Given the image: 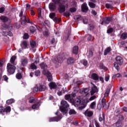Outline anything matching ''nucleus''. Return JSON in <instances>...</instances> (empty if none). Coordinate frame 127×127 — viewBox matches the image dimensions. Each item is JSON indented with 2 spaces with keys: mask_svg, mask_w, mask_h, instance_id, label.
<instances>
[{
  "mask_svg": "<svg viewBox=\"0 0 127 127\" xmlns=\"http://www.w3.org/2000/svg\"><path fill=\"white\" fill-rule=\"evenodd\" d=\"M80 18H81V15H77L74 16L75 19H77V20L80 19Z\"/></svg>",
  "mask_w": 127,
  "mask_h": 127,
  "instance_id": "obj_62",
  "label": "nucleus"
},
{
  "mask_svg": "<svg viewBox=\"0 0 127 127\" xmlns=\"http://www.w3.org/2000/svg\"><path fill=\"white\" fill-rule=\"evenodd\" d=\"M81 10L82 12H87L89 10V8L87 5V3H84L81 5Z\"/></svg>",
  "mask_w": 127,
  "mask_h": 127,
  "instance_id": "obj_10",
  "label": "nucleus"
},
{
  "mask_svg": "<svg viewBox=\"0 0 127 127\" xmlns=\"http://www.w3.org/2000/svg\"><path fill=\"white\" fill-rule=\"evenodd\" d=\"M85 116H86V117H92L93 116V112L91 111H89V110H87L85 112Z\"/></svg>",
  "mask_w": 127,
  "mask_h": 127,
  "instance_id": "obj_21",
  "label": "nucleus"
},
{
  "mask_svg": "<svg viewBox=\"0 0 127 127\" xmlns=\"http://www.w3.org/2000/svg\"><path fill=\"white\" fill-rule=\"evenodd\" d=\"M39 107V103H36L35 104H34L32 106V109H37V108Z\"/></svg>",
  "mask_w": 127,
  "mask_h": 127,
  "instance_id": "obj_44",
  "label": "nucleus"
},
{
  "mask_svg": "<svg viewBox=\"0 0 127 127\" xmlns=\"http://www.w3.org/2000/svg\"><path fill=\"white\" fill-rule=\"evenodd\" d=\"M5 35L6 36H7V35L8 36H12V33L9 31H6L5 32Z\"/></svg>",
  "mask_w": 127,
  "mask_h": 127,
  "instance_id": "obj_41",
  "label": "nucleus"
},
{
  "mask_svg": "<svg viewBox=\"0 0 127 127\" xmlns=\"http://www.w3.org/2000/svg\"><path fill=\"white\" fill-rule=\"evenodd\" d=\"M16 77L17 79H18V80H20V79L22 78V74H21V73L19 72L16 74Z\"/></svg>",
  "mask_w": 127,
  "mask_h": 127,
  "instance_id": "obj_38",
  "label": "nucleus"
},
{
  "mask_svg": "<svg viewBox=\"0 0 127 127\" xmlns=\"http://www.w3.org/2000/svg\"><path fill=\"white\" fill-rule=\"evenodd\" d=\"M116 60L117 62L114 63V67H115L116 69L119 70H120V66H119V65L122 66V65L124 64V59L121 56H117L116 58Z\"/></svg>",
  "mask_w": 127,
  "mask_h": 127,
  "instance_id": "obj_2",
  "label": "nucleus"
},
{
  "mask_svg": "<svg viewBox=\"0 0 127 127\" xmlns=\"http://www.w3.org/2000/svg\"><path fill=\"white\" fill-rule=\"evenodd\" d=\"M64 16H70V15H71V14H70V12H66L64 14Z\"/></svg>",
  "mask_w": 127,
  "mask_h": 127,
  "instance_id": "obj_60",
  "label": "nucleus"
},
{
  "mask_svg": "<svg viewBox=\"0 0 127 127\" xmlns=\"http://www.w3.org/2000/svg\"><path fill=\"white\" fill-rule=\"evenodd\" d=\"M3 113H5V109L2 108L0 110V114H2V115H3Z\"/></svg>",
  "mask_w": 127,
  "mask_h": 127,
  "instance_id": "obj_58",
  "label": "nucleus"
},
{
  "mask_svg": "<svg viewBox=\"0 0 127 127\" xmlns=\"http://www.w3.org/2000/svg\"><path fill=\"white\" fill-rule=\"evenodd\" d=\"M105 6L107 8H113V4L107 3L105 4Z\"/></svg>",
  "mask_w": 127,
  "mask_h": 127,
  "instance_id": "obj_46",
  "label": "nucleus"
},
{
  "mask_svg": "<svg viewBox=\"0 0 127 127\" xmlns=\"http://www.w3.org/2000/svg\"><path fill=\"white\" fill-rule=\"evenodd\" d=\"M49 16L50 18L53 19V18L54 19V18L56 17L55 16H56V14H55V13L52 12L50 14Z\"/></svg>",
  "mask_w": 127,
  "mask_h": 127,
  "instance_id": "obj_43",
  "label": "nucleus"
},
{
  "mask_svg": "<svg viewBox=\"0 0 127 127\" xmlns=\"http://www.w3.org/2000/svg\"><path fill=\"white\" fill-rule=\"evenodd\" d=\"M112 20H113V17H105L103 19V20L101 23V24L102 25L103 24H104V23H105V24H109V23H110V22H111Z\"/></svg>",
  "mask_w": 127,
  "mask_h": 127,
  "instance_id": "obj_9",
  "label": "nucleus"
},
{
  "mask_svg": "<svg viewBox=\"0 0 127 127\" xmlns=\"http://www.w3.org/2000/svg\"><path fill=\"white\" fill-rule=\"evenodd\" d=\"M91 77L92 79L94 80V81H98L99 80V75L97 73H93Z\"/></svg>",
  "mask_w": 127,
  "mask_h": 127,
  "instance_id": "obj_24",
  "label": "nucleus"
},
{
  "mask_svg": "<svg viewBox=\"0 0 127 127\" xmlns=\"http://www.w3.org/2000/svg\"><path fill=\"white\" fill-rule=\"evenodd\" d=\"M96 98H97L96 97V96H91L89 99V100H88V101H87V102H86V103H89V101H93V100H95V99H96Z\"/></svg>",
  "mask_w": 127,
  "mask_h": 127,
  "instance_id": "obj_50",
  "label": "nucleus"
},
{
  "mask_svg": "<svg viewBox=\"0 0 127 127\" xmlns=\"http://www.w3.org/2000/svg\"><path fill=\"white\" fill-rule=\"evenodd\" d=\"M82 63H83V64L84 65V66H87V64H88V62L87 61V60H83L82 61Z\"/></svg>",
  "mask_w": 127,
  "mask_h": 127,
  "instance_id": "obj_57",
  "label": "nucleus"
},
{
  "mask_svg": "<svg viewBox=\"0 0 127 127\" xmlns=\"http://www.w3.org/2000/svg\"><path fill=\"white\" fill-rule=\"evenodd\" d=\"M81 100L79 99H76L74 103L75 107H79L81 106Z\"/></svg>",
  "mask_w": 127,
  "mask_h": 127,
  "instance_id": "obj_23",
  "label": "nucleus"
},
{
  "mask_svg": "<svg viewBox=\"0 0 127 127\" xmlns=\"http://www.w3.org/2000/svg\"><path fill=\"white\" fill-rule=\"evenodd\" d=\"M79 50V48L78 46H74L72 49V52L74 54H78V51Z\"/></svg>",
  "mask_w": 127,
  "mask_h": 127,
  "instance_id": "obj_25",
  "label": "nucleus"
},
{
  "mask_svg": "<svg viewBox=\"0 0 127 127\" xmlns=\"http://www.w3.org/2000/svg\"><path fill=\"white\" fill-rule=\"evenodd\" d=\"M90 30H93V28H94L95 26H94L92 24H89Z\"/></svg>",
  "mask_w": 127,
  "mask_h": 127,
  "instance_id": "obj_64",
  "label": "nucleus"
},
{
  "mask_svg": "<svg viewBox=\"0 0 127 127\" xmlns=\"http://www.w3.org/2000/svg\"><path fill=\"white\" fill-rule=\"evenodd\" d=\"M69 115H76V111L74 109H70L68 112Z\"/></svg>",
  "mask_w": 127,
  "mask_h": 127,
  "instance_id": "obj_35",
  "label": "nucleus"
},
{
  "mask_svg": "<svg viewBox=\"0 0 127 127\" xmlns=\"http://www.w3.org/2000/svg\"><path fill=\"white\" fill-rule=\"evenodd\" d=\"M43 34L44 36H45L46 37H48V36H49V30H46V31H44L43 32Z\"/></svg>",
  "mask_w": 127,
  "mask_h": 127,
  "instance_id": "obj_33",
  "label": "nucleus"
},
{
  "mask_svg": "<svg viewBox=\"0 0 127 127\" xmlns=\"http://www.w3.org/2000/svg\"><path fill=\"white\" fill-rule=\"evenodd\" d=\"M29 37V36L28 35V34H27V33L24 34L23 36V39H28Z\"/></svg>",
  "mask_w": 127,
  "mask_h": 127,
  "instance_id": "obj_51",
  "label": "nucleus"
},
{
  "mask_svg": "<svg viewBox=\"0 0 127 127\" xmlns=\"http://www.w3.org/2000/svg\"><path fill=\"white\" fill-rule=\"evenodd\" d=\"M65 54L64 53H61L59 54L57 58L54 60V63L56 64H58V63H62L63 62V60L65 59Z\"/></svg>",
  "mask_w": 127,
  "mask_h": 127,
  "instance_id": "obj_3",
  "label": "nucleus"
},
{
  "mask_svg": "<svg viewBox=\"0 0 127 127\" xmlns=\"http://www.w3.org/2000/svg\"><path fill=\"white\" fill-rule=\"evenodd\" d=\"M111 47H108L104 51V55L106 56V55H108V53H110L111 52Z\"/></svg>",
  "mask_w": 127,
  "mask_h": 127,
  "instance_id": "obj_28",
  "label": "nucleus"
},
{
  "mask_svg": "<svg viewBox=\"0 0 127 127\" xmlns=\"http://www.w3.org/2000/svg\"><path fill=\"white\" fill-rule=\"evenodd\" d=\"M69 3L68 1H64L62 4L59 5V11L60 13H63L66 10V8H68Z\"/></svg>",
  "mask_w": 127,
  "mask_h": 127,
  "instance_id": "obj_1",
  "label": "nucleus"
},
{
  "mask_svg": "<svg viewBox=\"0 0 127 127\" xmlns=\"http://www.w3.org/2000/svg\"><path fill=\"white\" fill-rule=\"evenodd\" d=\"M96 101H94L93 102L91 103L90 105V109H92V110H94L96 108Z\"/></svg>",
  "mask_w": 127,
  "mask_h": 127,
  "instance_id": "obj_26",
  "label": "nucleus"
},
{
  "mask_svg": "<svg viewBox=\"0 0 127 127\" xmlns=\"http://www.w3.org/2000/svg\"><path fill=\"white\" fill-rule=\"evenodd\" d=\"M10 111H11V108H10V107H9V106L6 107L5 108V113H9L10 112Z\"/></svg>",
  "mask_w": 127,
  "mask_h": 127,
  "instance_id": "obj_45",
  "label": "nucleus"
},
{
  "mask_svg": "<svg viewBox=\"0 0 127 127\" xmlns=\"http://www.w3.org/2000/svg\"><path fill=\"white\" fill-rule=\"evenodd\" d=\"M99 91V90L98 89V87L95 85V84H93V86L91 88V96H93L95 93H97V92Z\"/></svg>",
  "mask_w": 127,
  "mask_h": 127,
  "instance_id": "obj_11",
  "label": "nucleus"
},
{
  "mask_svg": "<svg viewBox=\"0 0 127 127\" xmlns=\"http://www.w3.org/2000/svg\"><path fill=\"white\" fill-rule=\"evenodd\" d=\"M14 102V100H13V99H9L6 101V104H7V105H10V104H13Z\"/></svg>",
  "mask_w": 127,
  "mask_h": 127,
  "instance_id": "obj_39",
  "label": "nucleus"
},
{
  "mask_svg": "<svg viewBox=\"0 0 127 127\" xmlns=\"http://www.w3.org/2000/svg\"><path fill=\"white\" fill-rule=\"evenodd\" d=\"M16 59V57L15 56H12V57L10 60V61L11 64H13V65H15V64H14V62Z\"/></svg>",
  "mask_w": 127,
  "mask_h": 127,
  "instance_id": "obj_27",
  "label": "nucleus"
},
{
  "mask_svg": "<svg viewBox=\"0 0 127 127\" xmlns=\"http://www.w3.org/2000/svg\"><path fill=\"white\" fill-rule=\"evenodd\" d=\"M54 21H55V22H60V19H59L58 18L55 17L54 18Z\"/></svg>",
  "mask_w": 127,
  "mask_h": 127,
  "instance_id": "obj_56",
  "label": "nucleus"
},
{
  "mask_svg": "<svg viewBox=\"0 0 127 127\" xmlns=\"http://www.w3.org/2000/svg\"><path fill=\"white\" fill-rule=\"evenodd\" d=\"M21 64L22 66H26L28 64V59L26 58H22L21 59Z\"/></svg>",
  "mask_w": 127,
  "mask_h": 127,
  "instance_id": "obj_14",
  "label": "nucleus"
},
{
  "mask_svg": "<svg viewBox=\"0 0 127 127\" xmlns=\"http://www.w3.org/2000/svg\"><path fill=\"white\" fill-rule=\"evenodd\" d=\"M36 31V29H35V27L33 26H31L30 27V31L31 32V33H34L35 31Z\"/></svg>",
  "mask_w": 127,
  "mask_h": 127,
  "instance_id": "obj_40",
  "label": "nucleus"
},
{
  "mask_svg": "<svg viewBox=\"0 0 127 127\" xmlns=\"http://www.w3.org/2000/svg\"><path fill=\"white\" fill-rule=\"evenodd\" d=\"M65 100L66 101H71V94H66L64 96Z\"/></svg>",
  "mask_w": 127,
  "mask_h": 127,
  "instance_id": "obj_32",
  "label": "nucleus"
},
{
  "mask_svg": "<svg viewBox=\"0 0 127 127\" xmlns=\"http://www.w3.org/2000/svg\"><path fill=\"white\" fill-rule=\"evenodd\" d=\"M61 119H62V115H59L57 117L50 118L49 122H59Z\"/></svg>",
  "mask_w": 127,
  "mask_h": 127,
  "instance_id": "obj_12",
  "label": "nucleus"
},
{
  "mask_svg": "<svg viewBox=\"0 0 127 127\" xmlns=\"http://www.w3.org/2000/svg\"><path fill=\"white\" fill-rule=\"evenodd\" d=\"M120 77H122V74H120V73H117L116 74H115L113 76L112 78L114 79V78H120Z\"/></svg>",
  "mask_w": 127,
  "mask_h": 127,
  "instance_id": "obj_42",
  "label": "nucleus"
},
{
  "mask_svg": "<svg viewBox=\"0 0 127 127\" xmlns=\"http://www.w3.org/2000/svg\"><path fill=\"white\" fill-rule=\"evenodd\" d=\"M5 9V8H4L3 7L0 8V13H2V12L4 11Z\"/></svg>",
  "mask_w": 127,
  "mask_h": 127,
  "instance_id": "obj_63",
  "label": "nucleus"
},
{
  "mask_svg": "<svg viewBox=\"0 0 127 127\" xmlns=\"http://www.w3.org/2000/svg\"><path fill=\"white\" fill-rule=\"evenodd\" d=\"M94 48L92 47L91 48L89 51L88 53L87 54V57L88 58H91L93 57V53H94Z\"/></svg>",
  "mask_w": 127,
  "mask_h": 127,
  "instance_id": "obj_16",
  "label": "nucleus"
},
{
  "mask_svg": "<svg viewBox=\"0 0 127 127\" xmlns=\"http://www.w3.org/2000/svg\"><path fill=\"white\" fill-rule=\"evenodd\" d=\"M61 104L62 106H60V110L63 113H64L66 111V109H67V108H69V104H68V103H67L65 100H62Z\"/></svg>",
  "mask_w": 127,
  "mask_h": 127,
  "instance_id": "obj_4",
  "label": "nucleus"
},
{
  "mask_svg": "<svg viewBox=\"0 0 127 127\" xmlns=\"http://www.w3.org/2000/svg\"><path fill=\"white\" fill-rule=\"evenodd\" d=\"M30 43L31 47L32 48H35V47H36V42H35V41H31L30 42Z\"/></svg>",
  "mask_w": 127,
  "mask_h": 127,
  "instance_id": "obj_29",
  "label": "nucleus"
},
{
  "mask_svg": "<svg viewBox=\"0 0 127 127\" xmlns=\"http://www.w3.org/2000/svg\"><path fill=\"white\" fill-rule=\"evenodd\" d=\"M49 7L51 11H54L56 8V4L54 3H50Z\"/></svg>",
  "mask_w": 127,
  "mask_h": 127,
  "instance_id": "obj_15",
  "label": "nucleus"
},
{
  "mask_svg": "<svg viewBox=\"0 0 127 127\" xmlns=\"http://www.w3.org/2000/svg\"><path fill=\"white\" fill-rule=\"evenodd\" d=\"M21 22L22 25H25L26 24V22L27 23H31V24H33V22L32 20H30L29 18L26 19V16L24 15L22 18H21Z\"/></svg>",
  "mask_w": 127,
  "mask_h": 127,
  "instance_id": "obj_6",
  "label": "nucleus"
},
{
  "mask_svg": "<svg viewBox=\"0 0 127 127\" xmlns=\"http://www.w3.org/2000/svg\"><path fill=\"white\" fill-rule=\"evenodd\" d=\"M75 63V59L73 57H69L67 59V64L68 65H72Z\"/></svg>",
  "mask_w": 127,
  "mask_h": 127,
  "instance_id": "obj_13",
  "label": "nucleus"
},
{
  "mask_svg": "<svg viewBox=\"0 0 127 127\" xmlns=\"http://www.w3.org/2000/svg\"><path fill=\"white\" fill-rule=\"evenodd\" d=\"M102 117H100L99 118V122H102V121H105V114H104V113H103L102 114Z\"/></svg>",
  "mask_w": 127,
  "mask_h": 127,
  "instance_id": "obj_47",
  "label": "nucleus"
},
{
  "mask_svg": "<svg viewBox=\"0 0 127 127\" xmlns=\"http://www.w3.org/2000/svg\"><path fill=\"white\" fill-rule=\"evenodd\" d=\"M121 38L123 39V40H125V39H127V33L126 32L123 33L121 35Z\"/></svg>",
  "mask_w": 127,
  "mask_h": 127,
  "instance_id": "obj_30",
  "label": "nucleus"
},
{
  "mask_svg": "<svg viewBox=\"0 0 127 127\" xmlns=\"http://www.w3.org/2000/svg\"><path fill=\"white\" fill-rule=\"evenodd\" d=\"M88 5L91 8H95V7H96V3L93 2H89Z\"/></svg>",
  "mask_w": 127,
  "mask_h": 127,
  "instance_id": "obj_31",
  "label": "nucleus"
},
{
  "mask_svg": "<svg viewBox=\"0 0 127 127\" xmlns=\"http://www.w3.org/2000/svg\"><path fill=\"white\" fill-rule=\"evenodd\" d=\"M0 19L2 21V22H7L8 20H9V19L5 16H0Z\"/></svg>",
  "mask_w": 127,
  "mask_h": 127,
  "instance_id": "obj_18",
  "label": "nucleus"
},
{
  "mask_svg": "<svg viewBox=\"0 0 127 127\" xmlns=\"http://www.w3.org/2000/svg\"><path fill=\"white\" fill-rule=\"evenodd\" d=\"M52 1L55 4H59V3H60V0H52Z\"/></svg>",
  "mask_w": 127,
  "mask_h": 127,
  "instance_id": "obj_54",
  "label": "nucleus"
},
{
  "mask_svg": "<svg viewBox=\"0 0 127 127\" xmlns=\"http://www.w3.org/2000/svg\"><path fill=\"white\" fill-rule=\"evenodd\" d=\"M83 93L85 95V96H88V95H89V89L84 88L83 91Z\"/></svg>",
  "mask_w": 127,
  "mask_h": 127,
  "instance_id": "obj_34",
  "label": "nucleus"
},
{
  "mask_svg": "<svg viewBox=\"0 0 127 127\" xmlns=\"http://www.w3.org/2000/svg\"><path fill=\"white\" fill-rule=\"evenodd\" d=\"M15 66L8 63L7 65V70L9 74H13L15 72Z\"/></svg>",
  "mask_w": 127,
  "mask_h": 127,
  "instance_id": "obj_5",
  "label": "nucleus"
},
{
  "mask_svg": "<svg viewBox=\"0 0 127 127\" xmlns=\"http://www.w3.org/2000/svg\"><path fill=\"white\" fill-rule=\"evenodd\" d=\"M35 75L37 77H38V76H40V71H39V70H36L35 71Z\"/></svg>",
  "mask_w": 127,
  "mask_h": 127,
  "instance_id": "obj_53",
  "label": "nucleus"
},
{
  "mask_svg": "<svg viewBox=\"0 0 127 127\" xmlns=\"http://www.w3.org/2000/svg\"><path fill=\"white\" fill-rule=\"evenodd\" d=\"M114 31V29L112 28H109L107 30V33H112V32Z\"/></svg>",
  "mask_w": 127,
  "mask_h": 127,
  "instance_id": "obj_55",
  "label": "nucleus"
},
{
  "mask_svg": "<svg viewBox=\"0 0 127 127\" xmlns=\"http://www.w3.org/2000/svg\"><path fill=\"white\" fill-rule=\"evenodd\" d=\"M77 93H78V91H75L74 92H72L71 93V97L72 98H75L76 97V94H77Z\"/></svg>",
  "mask_w": 127,
  "mask_h": 127,
  "instance_id": "obj_52",
  "label": "nucleus"
},
{
  "mask_svg": "<svg viewBox=\"0 0 127 127\" xmlns=\"http://www.w3.org/2000/svg\"><path fill=\"white\" fill-rule=\"evenodd\" d=\"M43 74L45 75V76H46L48 79V81L49 82L52 81L53 78H52V75H51V73L49 72L48 70H44V71L43 72Z\"/></svg>",
  "mask_w": 127,
  "mask_h": 127,
  "instance_id": "obj_8",
  "label": "nucleus"
},
{
  "mask_svg": "<svg viewBox=\"0 0 127 127\" xmlns=\"http://www.w3.org/2000/svg\"><path fill=\"white\" fill-rule=\"evenodd\" d=\"M28 45V43L27 42V41H23L22 42H21L20 44V46L22 48H23V47H25V48H26Z\"/></svg>",
  "mask_w": 127,
  "mask_h": 127,
  "instance_id": "obj_19",
  "label": "nucleus"
},
{
  "mask_svg": "<svg viewBox=\"0 0 127 127\" xmlns=\"http://www.w3.org/2000/svg\"><path fill=\"white\" fill-rule=\"evenodd\" d=\"M35 102V99H34V98L33 97H30L29 99V103H34Z\"/></svg>",
  "mask_w": 127,
  "mask_h": 127,
  "instance_id": "obj_49",
  "label": "nucleus"
},
{
  "mask_svg": "<svg viewBox=\"0 0 127 127\" xmlns=\"http://www.w3.org/2000/svg\"><path fill=\"white\" fill-rule=\"evenodd\" d=\"M110 88H107L106 90V92L104 94V97H108L109 95H110Z\"/></svg>",
  "mask_w": 127,
  "mask_h": 127,
  "instance_id": "obj_37",
  "label": "nucleus"
},
{
  "mask_svg": "<svg viewBox=\"0 0 127 127\" xmlns=\"http://www.w3.org/2000/svg\"><path fill=\"white\" fill-rule=\"evenodd\" d=\"M101 104L103 107H106L107 102H106V99L103 98L101 101Z\"/></svg>",
  "mask_w": 127,
  "mask_h": 127,
  "instance_id": "obj_36",
  "label": "nucleus"
},
{
  "mask_svg": "<svg viewBox=\"0 0 127 127\" xmlns=\"http://www.w3.org/2000/svg\"><path fill=\"white\" fill-rule=\"evenodd\" d=\"M119 119L118 121L116 123V126L117 127H122L124 124L123 121L125 120L124 116L120 115L119 116Z\"/></svg>",
  "mask_w": 127,
  "mask_h": 127,
  "instance_id": "obj_7",
  "label": "nucleus"
},
{
  "mask_svg": "<svg viewBox=\"0 0 127 127\" xmlns=\"http://www.w3.org/2000/svg\"><path fill=\"white\" fill-rule=\"evenodd\" d=\"M30 67L31 69H37V66L36 65H35V64H34V63L30 65Z\"/></svg>",
  "mask_w": 127,
  "mask_h": 127,
  "instance_id": "obj_48",
  "label": "nucleus"
},
{
  "mask_svg": "<svg viewBox=\"0 0 127 127\" xmlns=\"http://www.w3.org/2000/svg\"><path fill=\"white\" fill-rule=\"evenodd\" d=\"M38 17H41V9H38Z\"/></svg>",
  "mask_w": 127,
  "mask_h": 127,
  "instance_id": "obj_61",
  "label": "nucleus"
},
{
  "mask_svg": "<svg viewBox=\"0 0 127 127\" xmlns=\"http://www.w3.org/2000/svg\"><path fill=\"white\" fill-rule=\"evenodd\" d=\"M69 11H70V12H75V11H76V8L75 7L70 8L69 9Z\"/></svg>",
  "mask_w": 127,
  "mask_h": 127,
  "instance_id": "obj_59",
  "label": "nucleus"
},
{
  "mask_svg": "<svg viewBox=\"0 0 127 127\" xmlns=\"http://www.w3.org/2000/svg\"><path fill=\"white\" fill-rule=\"evenodd\" d=\"M40 66L41 69H43V72H44V71L47 70V64H45V63H42L40 64Z\"/></svg>",
  "mask_w": 127,
  "mask_h": 127,
  "instance_id": "obj_20",
  "label": "nucleus"
},
{
  "mask_svg": "<svg viewBox=\"0 0 127 127\" xmlns=\"http://www.w3.org/2000/svg\"><path fill=\"white\" fill-rule=\"evenodd\" d=\"M47 90V87L45 85H41L39 86V92H44Z\"/></svg>",
  "mask_w": 127,
  "mask_h": 127,
  "instance_id": "obj_17",
  "label": "nucleus"
},
{
  "mask_svg": "<svg viewBox=\"0 0 127 127\" xmlns=\"http://www.w3.org/2000/svg\"><path fill=\"white\" fill-rule=\"evenodd\" d=\"M49 86L50 88V89H56L57 88V85H56V83L55 82H50L49 84Z\"/></svg>",
  "mask_w": 127,
  "mask_h": 127,
  "instance_id": "obj_22",
  "label": "nucleus"
}]
</instances>
